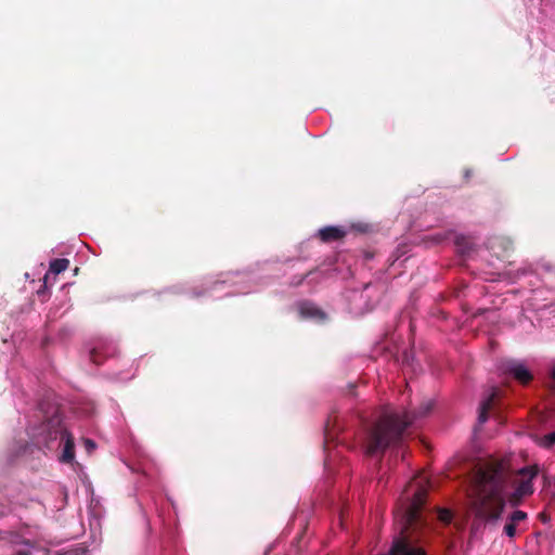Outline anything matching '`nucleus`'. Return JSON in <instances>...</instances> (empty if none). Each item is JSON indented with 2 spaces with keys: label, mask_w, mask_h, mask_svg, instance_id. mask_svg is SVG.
<instances>
[{
  "label": "nucleus",
  "mask_w": 555,
  "mask_h": 555,
  "mask_svg": "<svg viewBox=\"0 0 555 555\" xmlns=\"http://www.w3.org/2000/svg\"><path fill=\"white\" fill-rule=\"evenodd\" d=\"M516 532H517V525H515L514 522L508 520V522L504 526V533L508 538H514L516 535Z\"/></svg>",
  "instance_id": "nucleus-15"
},
{
  "label": "nucleus",
  "mask_w": 555,
  "mask_h": 555,
  "mask_svg": "<svg viewBox=\"0 0 555 555\" xmlns=\"http://www.w3.org/2000/svg\"><path fill=\"white\" fill-rule=\"evenodd\" d=\"M542 444L545 447L555 444V431L544 436L542 439Z\"/></svg>",
  "instance_id": "nucleus-16"
},
{
  "label": "nucleus",
  "mask_w": 555,
  "mask_h": 555,
  "mask_svg": "<svg viewBox=\"0 0 555 555\" xmlns=\"http://www.w3.org/2000/svg\"><path fill=\"white\" fill-rule=\"evenodd\" d=\"M83 443H85L86 449L89 452L93 451L95 449V447H96L95 442L93 440H91V439H85Z\"/></svg>",
  "instance_id": "nucleus-17"
},
{
  "label": "nucleus",
  "mask_w": 555,
  "mask_h": 555,
  "mask_svg": "<svg viewBox=\"0 0 555 555\" xmlns=\"http://www.w3.org/2000/svg\"><path fill=\"white\" fill-rule=\"evenodd\" d=\"M319 235L322 241H331L340 238L344 235V231L336 227H326L319 231Z\"/></svg>",
  "instance_id": "nucleus-9"
},
{
  "label": "nucleus",
  "mask_w": 555,
  "mask_h": 555,
  "mask_svg": "<svg viewBox=\"0 0 555 555\" xmlns=\"http://www.w3.org/2000/svg\"><path fill=\"white\" fill-rule=\"evenodd\" d=\"M438 517H439V520L444 524H449L452 519L451 512L447 508H440L438 511Z\"/></svg>",
  "instance_id": "nucleus-14"
},
{
  "label": "nucleus",
  "mask_w": 555,
  "mask_h": 555,
  "mask_svg": "<svg viewBox=\"0 0 555 555\" xmlns=\"http://www.w3.org/2000/svg\"><path fill=\"white\" fill-rule=\"evenodd\" d=\"M423 479L410 483L404 491L405 502L403 503L402 511L397 514L401 517L403 522L402 531L417 518V512L424 503L426 490L422 485ZM392 555H424V551L414 545V540L401 532L400 537L396 538L390 548Z\"/></svg>",
  "instance_id": "nucleus-2"
},
{
  "label": "nucleus",
  "mask_w": 555,
  "mask_h": 555,
  "mask_svg": "<svg viewBox=\"0 0 555 555\" xmlns=\"http://www.w3.org/2000/svg\"><path fill=\"white\" fill-rule=\"evenodd\" d=\"M14 555H31L29 551L20 550Z\"/></svg>",
  "instance_id": "nucleus-18"
},
{
  "label": "nucleus",
  "mask_w": 555,
  "mask_h": 555,
  "mask_svg": "<svg viewBox=\"0 0 555 555\" xmlns=\"http://www.w3.org/2000/svg\"><path fill=\"white\" fill-rule=\"evenodd\" d=\"M69 266V260L66 258H56L50 262L49 271L43 278V286L47 287L50 281V274L57 275L64 272Z\"/></svg>",
  "instance_id": "nucleus-6"
},
{
  "label": "nucleus",
  "mask_w": 555,
  "mask_h": 555,
  "mask_svg": "<svg viewBox=\"0 0 555 555\" xmlns=\"http://www.w3.org/2000/svg\"><path fill=\"white\" fill-rule=\"evenodd\" d=\"M52 425L55 426V439H60V444H63V451L60 455V461L62 463L69 464L75 459L74 437L63 427L61 420H54Z\"/></svg>",
  "instance_id": "nucleus-4"
},
{
  "label": "nucleus",
  "mask_w": 555,
  "mask_h": 555,
  "mask_svg": "<svg viewBox=\"0 0 555 555\" xmlns=\"http://www.w3.org/2000/svg\"><path fill=\"white\" fill-rule=\"evenodd\" d=\"M409 424L410 420L408 416L400 420L399 415L392 412H385L367 439L366 452L375 454L385 450L401 435Z\"/></svg>",
  "instance_id": "nucleus-3"
},
{
  "label": "nucleus",
  "mask_w": 555,
  "mask_h": 555,
  "mask_svg": "<svg viewBox=\"0 0 555 555\" xmlns=\"http://www.w3.org/2000/svg\"><path fill=\"white\" fill-rule=\"evenodd\" d=\"M527 518V514L522 511H515L508 520H511L512 522H514L515 525L518 526V524L525 521Z\"/></svg>",
  "instance_id": "nucleus-13"
},
{
  "label": "nucleus",
  "mask_w": 555,
  "mask_h": 555,
  "mask_svg": "<svg viewBox=\"0 0 555 555\" xmlns=\"http://www.w3.org/2000/svg\"><path fill=\"white\" fill-rule=\"evenodd\" d=\"M302 317L306 318H314V319H323L324 314L317 307L311 304H302L299 308Z\"/></svg>",
  "instance_id": "nucleus-10"
},
{
  "label": "nucleus",
  "mask_w": 555,
  "mask_h": 555,
  "mask_svg": "<svg viewBox=\"0 0 555 555\" xmlns=\"http://www.w3.org/2000/svg\"><path fill=\"white\" fill-rule=\"evenodd\" d=\"M54 420H60V418L57 416L51 417L47 423L43 424V428H42L43 433H46L44 441H46V447L48 449H52L53 448L52 442L57 440V439H55V434H54L55 426L52 425V422Z\"/></svg>",
  "instance_id": "nucleus-8"
},
{
  "label": "nucleus",
  "mask_w": 555,
  "mask_h": 555,
  "mask_svg": "<svg viewBox=\"0 0 555 555\" xmlns=\"http://www.w3.org/2000/svg\"><path fill=\"white\" fill-rule=\"evenodd\" d=\"M116 353V348L111 346V347H107V348H104V347H94L91 351H90V360L100 365L103 363V361L107 358V357H113L114 354Z\"/></svg>",
  "instance_id": "nucleus-7"
},
{
  "label": "nucleus",
  "mask_w": 555,
  "mask_h": 555,
  "mask_svg": "<svg viewBox=\"0 0 555 555\" xmlns=\"http://www.w3.org/2000/svg\"><path fill=\"white\" fill-rule=\"evenodd\" d=\"M11 543L15 544V545L22 544V545H26V546H30V547H34L35 544H36L34 541L25 539V538H22L18 534H13L12 535Z\"/></svg>",
  "instance_id": "nucleus-12"
},
{
  "label": "nucleus",
  "mask_w": 555,
  "mask_h": 555,
  "mask_svg": "<svg viewBox=\"0 0 555 555\" xmlns=\"http://www.w3.org/2000/svg\"><path fill=\"white\" fill-rule=\"evenodd\" d=\"M490 401H491V399H487L479 406L478 421H479L480 424H483L487 421V418H488L487 411L490 408Z\"/></svg>",
  "instance_id": "nucleus-11"
},
{
  "label": "nucleus",
  "mask_w": 555,
  "mask_h": 555,
  "mask_svg": "<svg viewBox=\"0 0 555 555\" xmlns=\"http://www.w3.org/2000/svg\"><path fill=\"white\" fill-rule=\"evenodd\" d=\"M504 461H488L479 468L469 494L470 507L482 519H498L505 503L517 505L524 496L533 492L532 479L535 467H526L516 475L506 472Z\"/></svg>",
  "instance_id": "nucleus-1"
},
{
  "label": "nucleus",
  "mask_w": 555,
  "mask_h": 555,
  "mask_svg": "<svg viewBox=\"0 0 555 555\" xmlns=\"http://www.w3.org/2000/svg\"><path fill=\"white\" fill-rule=\"evenodd\" d=\"M505 372L513 375L520 383H528L532 378L528 367L519 361H507L505 363Z\"/></svg>",
  "instance_id": "nucleus-5"
}]
</instances>
